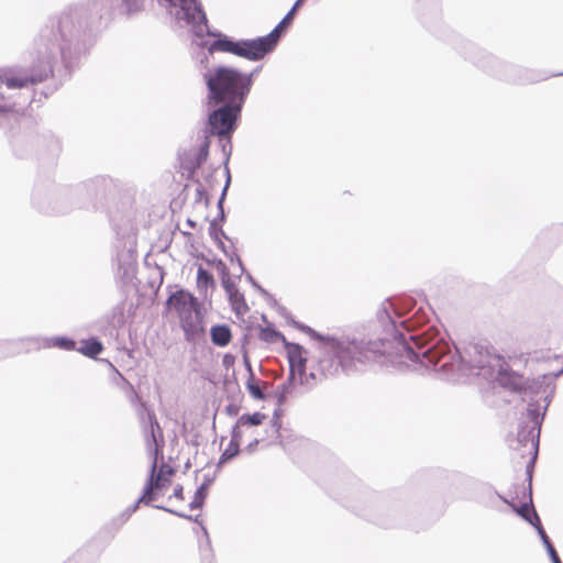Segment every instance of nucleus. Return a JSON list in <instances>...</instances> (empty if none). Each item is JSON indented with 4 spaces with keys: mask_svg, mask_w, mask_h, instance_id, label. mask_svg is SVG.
<instances>
[{
    "mask_svg": "<svg viewBox=\"0 0 563 563\" xmlns=\"http://www.w3.org/2000/svg\"><path fill=\"white\" fill-rule=\"evenodd\" d=\"M413 308L411 299L386 300L378 311L379 321L386 325V334L389 344L387 355H397L400 358H407L412 362H420L426 367L437 366L439 372L449 378H457L477 369L476 375L490 374L493 368H504V362L497 355L488 352L483 354L478 352L479 357L476 361L466 362L462 355L457 360L450 354L449 344L439 340L431 346L424 349L431 343V335L428 331L415 333L416 327L422 323V319L412 318L402 319Z\"/></svg>",
    "mask_w": 563,
    "mask_h": 563,
    "instance_id": "f257e3e1",
    "label": "nucleus"
},
{
    "mask_svg": "<svg viewBox=\"0 0 563 563\" xmlns=\"http://www.w3.org/2000/svg\"><path fill=\"white\" fill-rule=\"evenodd\" d=\"M77 10L65 11L57 21L56 30L45 27L36 42V62L32 69L2 68L0 84L9 89H22L44 81L53 73V63L57 55L67 60L71 45L77 41L81 24L75 23Z\"/></svg>",
    "mask_w": 563,
    "mask_h": 563,
    "instance_id": "f03ea898",
    "label": "nucleus"
},
{
    "mask_svg": "<svg viewBox=\"0 0 563 563\" xmlns=\"http://www.w3.org/2000/svg\"><path fill=\"white\" fill-rule=\"evenodd\" d=\"M178 22L190 26L194 35L202 38L205 35L217 36L210 44L208 51L225 52L234 54L249 60H260L266 54L272 52L277 45L282 32L288 26L282 24V21L266 36L252 40L234 41L221 33H211L208 26L206 13L198 0H157Z\"/></svg>",
    "mask_w": 563,
    "mask_h": 563,
    "instance_id": "7ed1b4c3",
    "label": "nucleus"
},
{
    "mask_svg": "<svg viewBox=\"0 0 563 563\" xmlns=\"http://www.w3.org/2000/svg\"><path fill=\"white\" fill-rule=\"evenodd\" d=\"M209 98L214 104L223 102L208 117L205 134L230 136L236 119L253 84V73L242 74L230 67H218L213 74L205 75Z\"/></svg>",
    "mask_w": 563,
    "mask_h": 563,
    "instance_id": "20e7f679",
    "label": "nucleus"
},
{
    "mask_svg": "<svg viewBox=\"0 0 563 563\" xmlns=\"http://www.w3.org/2000/svg\"><path fill=\"white\" fill-rule=\"evenodd\" d=\"M300 329L311 338L322 342L324 353H331L339 361L343 369H349L355 362L365 363L375 360L378 355L389 353L386 347L389 341L387 338L357 339L350 336H324L308 325H300Z\"/></svg>",
    "mask_w": 563,
    "mask_h": 563,
    "instance_id": "39448f33",
    "label": "nucleus"
},
{
    "mask_svg": "<svg viewBox=\"0 0 563 563\" xmlns=\"http://www.w3.org/2000/svg\"><path fill=\"white\" fill-rule=\"evenodd\" d=\"M167 305L175 309L186 341L198 343L206 333L205 316L198 299L189 291L179 289L168 297Z\"/></svg>",
    "mask_w": 563,
    "mask_h": 563,
    "instance_id": "423d86ee",
    "label": "nucleus"
},
{
    "mask_svg": "<svg viewBox=\"0 0 563 563\" xmlns=\"http://www.w3.org/2000/svg\"><path fill=\"white\" fill-rule=\"evenodd\" d=\"M543 407L538 402H529L527 412L522 416L518 430V441L523 445L531 443L534 450L532 462L538 454L541 424L543 422L550 399L545 397Z\"/></svg>",
    "mask_w": 563,
    "mask_h": 563,
    "instance_id": "0eeeda50",
    "label": "nucleus"
},
{
    "mask_svg": "<svg viewBox=\"0 0 563 563\" xmlns=\"http://www.w3.org/2000/svg\"><path fill=\"white\" fill-rule=\"evenodd\" d=\"M147 424L144 426V438L148 455L153 457L151 465V475L147 483L153 484V489L161 488L162 473H156L157 459L162 454L164 444L163 433L159 423L157 422L154 413L147 415Z\"/></svg>",
    "mask_w": 563,
    "mask_h": 563,
    "instance_id": "6e6552de",
    "label": "nucleus"
},
{
    "mask_svg": "<svg viewBox=\"0 0 563 563\" xmlns=\"http://www.w3.org/2000/svg\"><path fill=\"white\" fill-rule=\"evenodd\" d=\"M288 361L290 371L292 368L296 369V374H298L299 383L301 385H312L317 380L320 379L321 376H332L338 372V368H333L332 364L328 361H321L319 368V373L311 372L309 374L306 373V357L305 350L299 344H291L288 347Z\"/></svg>",
    "mask_w": 563,
    "mask_h": 563,
    "instance_id": "1a4fd4ad",
    "label": "nucleus"
},
{
    "mask_svg": "<svg viewBox=\"0 0 563 563\" xmlns=\"http://www.w3.org/2000/svg\"><path fill=\"white\" fill-rule=\"evenodd\" d=\"M117 9H121L120 0H89L88 11L92 18H110Z\"/></svg>",
    "mask_w": 563,
    "mask_h": 563,
    "instance_id": "9d476101",
    "label": "nucleus"
},
{
    "mask_svg": "<svg viewBox=\"0 0 563 563\" xmlns=\"http://www.w3.org/2000/svg\"><path fill=\"white\" fill-rule=\"evenodd\" d=\"M211 341L217 346H227L232 339L231 329L227 324H217L210 329Z\"/></svg>",
    "mask_w": 563,
    "mask_h": 563,
    "instance_id": "9b49d317",
    "label": "nucleus"
},
{
    "mask_svg": "<svg viewBox=\"0 0 563 563\" xmlns=\"http://www.w3.org/2000/svg\"><path fill=\"white\" fill-rule=\"evenodd\" d=\"M102 350V343L96 338L81 341V345L77 347L78 352L89 357H96Z\"/></svg>",
    "mask_w": 563,
    "mask_h": 563,
    "instance_id": "f8f14e48",
    "label": "nucleus"
},
{
    "mask_svg": "<svg viewBox=\"0 0 563 563\" xmlns=\"http://www.w3.org/2000/svg\"><path fill=\"white\" fill-rule=\"evenodd\" d=\"M245 364L247 366V371H249V379L246 382V389L249 390L250 395L254 398V399H257V400H263L265 399V394L263 391V389L261 388V385H260V382H257L254 377V373L251 368V365L247 361V358H245Z\"/></svg>",
    "mask_w": 563,
    "mask_h": 563,
    "instance_id": "ddd939ff",
    "label": "nucleus"
},
{
    "mask_svg": "<svg viewBox=\"0 0 563 563\" xmlns=\"http://www.w3.org/2000/svg\"><path fill=\"white\" fill-rule=\"evenodd\" d=\"M210 141L209 136L205 134V140L200 144L198 152L195 155L194 161L191 162L190 170L195 172L200 168V166L206 162L209 154Z\"/></svg>",
    "mask_w": 563,
    "mask_h": 563,
    "instance_id": "4468645a",
    "label": "nucleus"
},
{
    "mask_svg": "<svg viewBox=\"0 0 563 563\" xmlns=\"http://www.w3.org/2000/svg\"><path fill=\"white\" fill-rule=\"evenodd\" d=\"M297 379L299 380L298 374H296V369L292 368L289 372V376H288L287 380L282 386L278 387V396H277L278 405H283L286 401L287 396L290 394L292 385L295 384V382Z\"/></svg>",
    "mask_w": 563,
    "mask_h": 563,
    "instance_id": "2eb2a0df",
    "label": "nucleus"
},
{
    "mask_svg": "<svg viewBox=\"0 0 563 563\" xmlns=\"http://www.w3.org/2000/svg\"><path fill=\"white\" fill-rule=\"evenodd\" d=\"M516 511L520 517H522L533 527L539 526L541 523L540 518L537 511L534 510L532 504H523L522 506L517 508Z\"/></svg>",
    "mask_w": 563,
    "mask_h": 563,
    "instance_id": "dca6fc26",
    "label": "nucleus"
},
{
    "mask_svg": "<svg viewBox=\"0 0 563 563\" xmlns=\"http://www.w3.org/2000/svg\"><path fill=\"white\" fill-rule=\"evenodd\" d=\"M46 346H56L65 351L77 350L76 342L66 336H54L46 340Z\"/></svg>",
    "mask_w": 563,
    "mask_h": 563,
    "instance_id": "f3484780",
    "label": "nucleus"
},
{
    "mask_svg": "<svg viewBox=\"0 0 563 563\" xmlns=\"http://www.w3.org/2000/svg\"><path fill=\"white\" fill-rule=\"evenodd\" d=\"M210 479H206L196 490L192 501L189 504L190 509L201 508L207 497Z\"/></svg>",
    "mask_w": 563,
    "mask_h": 563,
    "instance_id": "a211bd4d",
    "label": "nucleus"
},
{
    "mask_svg": "<svg viewBox=\"0 0 563 563\" xmlns=\"http://www.w3.org/2000/svg\"><path fill=\"white\" fill-rule=\"evenodd\" d=\"M146 0H120V5L126 15L141 12L144 9Z\"/></svg>",
    "mask_w": 563,
    "mask_h": 563,
    "instance_id": "6ab92c4d",
    "label": "nucleus"
},
{
    "mask_svg": "<svg viewBox=\"0 0 563 563\" xmlns=\"http://www.w3.org/2000/svg\"><path fill=\"white\" fill-rule=\"evenodd\" d=\"M197 286L199 289H207L214 287L216 283L213 276L203 267L199 266L197 271Z\"/></svg>",
    "mask_w": 563,
    "mask_h": 563,
    "instance_id": "aec40b11",
    "label": "nucleus"
},
{
    "mask_svg": "<svg viewBox=\"0 0 563 563\" xmlns=\"http://www.w3.org/2000/svg\"><path fill=\"white\" fill-rule=\"evenodd\" d=\"M264 419L265 415L261 412L245 413L238 419V426H260Z\"/></svg>",
    "mask_w": 563,
    "mask_h": 563,
    "instance_id": "412c9836",
    "label": "nucleus"
},
{
    "mask_svg": "<svg viewBox=\"0 0 563 563\" xmlns=\"http://www.w3.org/2000/svg\"><path fill=\"white\" fill-rule=\"evenodd\" d=\"M156 494L153 489L152 483H146L142 496L137 499L140 504L150 505L153 500H155Z\"/></svg>",
    "mask_w": 563,
    "mask_h": 563,
    "instance_id": "4be33fe9",
    "label": "nucleus"
},
{
    "mask_svg": "<svg viewBox=\"0 0 563 563\" xmlns=\"http://www.w3.org/2000/svg\"><path fill=\"white\" fill-rule=\"evenodd\" d=\"M239 453V444L229 443L228 448L224 450L222 455L220 456L219 463H225L229 460L233 459Z\"/></svg>",
    "mask_w": 563,
    "mask_h": 563,
    "instance_id": "5701e85b",
    "label": "nucleus"
},
{
    "mask_svg": "<svg viewBox=\"0 0 563 563\" xmlns=\"http://www.w3.org/2000/svg\"><path fill=\"white\" fill-rule=\"evenodd\" d=\"M232 295H228L229 300L231 301V305L233 306V309L236 311H240V309L243 307L245 308V301L243 295L236 290L235 292H231Z\"/></svg>",
    "mask_w": 563,
    "mask_h": 563,
    "instance_id": "b1692460",
    "label": "nucleus"
},
{
    "mask_svg": "<svg viewBox=\"0 0 563 563\" xmlns=\"http://www.w3.org/2000/svg\"><path fill=\"white\" fill-rule=\"evenodd\" d=\"M222 286L227 292V295H232L231 292H235L238 290L234 282L231 279L229 274L224 272L222 277Z\"/></svg>",
    "mask_w": 563,
    "mask_h": 563,
    "instance_id": "393cba45",
    "label": "nucleus"
},
{
    "mask_svg": "<svg viewBox=\"0 0 563 563\" xmlns=\"http://www.w3.org/2000/svg\"><path fill=\"white\" fill-rule=\"evenodd\" d=\"M534 528L537 529L538 534H539L540 539L542 540L543 545H544V547H545V549H547V552L551 551V548H554V547H553V544L551 543V541H550V539H549L548 534L545 533V531H544V529H543L542 525L540 523L539 526H536Z\"/></svg>",
    "mask_w": 563,
    "mask_h": 563,
    "instance_id": "a878e982",
    "label": "nucleus"
},
{
    "mask_svg": "<svg viewBox=\"0 0 563 563\" xmlns=\"http://www.w3.org/2000/svg\"><path fill=\"white\" fill-rule=\"evenodd\" d=\"M241 426H238V423L233 427L232 434H231V443L239 444L242 439V432L240 430Z\"/></svg>",
    "mask_w": 563,
    "mask_h": 563,
    "instance_id": "bb28decb",
    "label": "nucleus"
},
{
    "mask_svg": "<svg viewBox=\"0 0 563 563\" xmlns=\"http://www.w3.org/2000/svg\"><path fill=\"white\" fill-rule=\"evenodd\" d=\"M139 507H140V503L136 500L134 503V505L126 508L121 515L123 517V520H126L133 512H135L137 510Z\"/></svg>",
    "mask_w": 563,
    "mask_h": 563,
    "instance_id": "cd10ccee",
    "label": "nucleus"
},
{
    "mask_svg": "<svg viewBox=\"0 0 563 563\" xmlns=\"http://www.w3.org/2000/svg\"><path fill=\"white\" fill-rule=\"evenodd\" d=\"M298 9H295V7H292L288 13L283 18L282 20V24H287L289 25L294 19V15L295 13L297 12Z\"/></svg>",
    "mask_w": 563,
    "mask_h": 563,
    "instance_id": "c85d7f7f",
    "label": "nucleus"
},
{
    "mask_svg": "<svg viewBox=\"0 0 563 563\" xmlns=\"http://www.w3.org/2000/svg\"><path fill=\"white\" fill-rule=\"evenodd\" d=\"M155 508H157V509H163V510H165V511H169V512H172V514H175V515H176V516H178V517H183V518H186V519L192 520V517H191V516H187V515H185V514L174 511V510L168 509V508H165V507H163V506H155Z\"/></svg>",
    "mask_w": 563,
    "mask_h": 563,
    "instance_id": "c756f323",
    "label": "nucleus"
},
{
    "mask_svg": "<svg viewBox=\"0 0 563 563\" xmlns=\"http://www.w3.org/2000/svg\"><path fill=\"white\" fill-rule=\"evenodd\" d=\"M552 563H562L559 555H558V552L554 548H551V551L548 552Z\"/></svg>",
    "mask_w": 563,
    "mask_h": 563,
    "instance_id": "7c9ffc66",
    "label": "nucleus"
},
{
    "mask_svg": "<svg viewBox=\"0 0 563 563\" xmlns=\"http://www.w3.org/2000/svg\"><path fill=\"white\" fill-rule=\"evenodd\" d=\"M176 498H179V499H183V486L181 485H177L175 488H174V494H173Z\"/></svg>",
    "mask_w": 563,
    "mask_h": 563,
    "instance_id": "2f4dec72",
    "label": "nucleus"
},
{
    "mask_svg": "<svg viewBox=\"0 0 563 563\" xmlns=\"http://www.w3.org/2000/svg\"><path fill=\"white\" fill-rule=\"evenodd\" d=\"M12 110H13L12 106L0 104V112L8 113V112H11Z\"/></svg>",
    "mask_w": 563,
    "mask_h": 563,
    "instance_id": "473e14b6",
    "label": "nucleus"
},
{
    "mask_svg": "<svg viewBox=\"0 0 563 563\" xmlns=\"http://www.w3.org/2000/svg\"><path fill=\"white\" fill-rule=\"evenodd\" d=\"M229 184H230V176L228 177L227 184H225V186H224V188H223L222 196H221V199H220V201H219V205H220V206H221L222 200H223V198H224V196H225V192H227V189H228V187H229Z\"/></svg>",
    "mask_w": 563,
    "mask_h": 563,
    "instance_id": "72a5a7b5",
    "label": "nucleus"
},
{
    "mask_svg": "<svg viewBox=\"0 0 563 563\" xmlns=\"http://www.w3.org/2000/svg\"><path fill=\"white\" fill-rule=\"evenodd\" d=\"M257 443H258V440H257V439H255L253 442H251V443L247 445V448H246V449H247V451H249V452H253V451L255 450V446L257 445Z\"/></svg>",
    "mask_w": 563,
    "mask_h": 563,
    "instance_id": "f704fd0d",
    "label": "nucleus"
},
{
    "mask_svg": "<svg viewBox=\"0 0 563 563\" xmlns=\"http://www.w3.org/2000/svg\"><path fill=\"white\" fill-rule=\"evenodd\" d=\"M303 1L305 0H297L292 7H295V9H299Z\"/></svg>",
    "mask_w": 563,
    "mask_h": 563,
    "instance_id": "c9c22d12",
    "label": "nucleus"
},
{
    "mask_svg": "<svg viewBox=\"0 0 563 563\" xmlns=\"http://www.w3.org/2000/svg\"><path fill=\"white\" fill-rule=\"evenodd\" d=\"M562 374H563V368H562L560 372H558V373L555 374V376L558 377V376H560V375H562Z\"/></svg>",
    "mask_w": 563,
    "mask_h": 563,
    "instance_id": "e433bc0d",
    "label": "nucleus"
},
{
    "mask_svg": "<svg viewBox=\"0 0 563 563\" xmlns=\"http://www.w3.org/2000/svg\"><path fill=\"white\" fill-rule=\"evenodd\" d=\"M238 262H239L240 267L243 269L242 261L239 258Z\"/></svg>",
    "mask_w": 563,
    "mask_h": 563,
    "instance_id": "4c0bfd02",
    "label": "nucleus"
},
{
    "mask_svg": "<svg viewBox=\"0 0 563 563\" xmlns=\"http://www.w3.org/2000/svg\"><path fill=\"white\" fill-rule=\"evenodd\" d=\"M4 96L0 92V100H3Z\"/></svg>",
    "mask_w": 563,
    "mask_h": 563,
    "instance_id": "58836bf2",
    "label": "nucleus"
}]
</instances>
